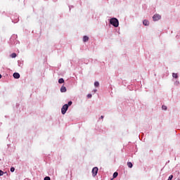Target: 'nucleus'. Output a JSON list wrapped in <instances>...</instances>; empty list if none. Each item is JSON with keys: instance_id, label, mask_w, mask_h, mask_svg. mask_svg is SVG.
I'll use <instances>...</instances> for the list:
<instances>
[{"instance_id": "f257e3e1", "label": "nucleus", "mask_w": 180, "mask_h": 180, "mask_svg": "<svg viewBox=\"0 0 180 180\" xmlns=\"http://www.w3.org/2000/svg\"><path fill=\"white\" fill-rule=\"evenodd\" d=\"M110 25H112V26H114V27H119V20H117V18H111L110 20Z\"/></svg>"}, {"instance_id": "f03ea898", "label": "nucleus", "mask_w": 180, "mask_h": 180, "mask_svg": "<svg viewBox=\"0 0 180 180\" xmlns=\"http://www.w3.org/2000/svg\"><path fill=\"white\" fill-rule=\"evenodd\" d=\"M67 110H68V105L65 104L61 109L62 115H65Z\"/></svg>"}, {"instance_id": "7ed1b4c3", "label": "nucleus", "mask_w": 180, "mask_h": 180, "mask_svg": "<svg viewBox=\"0 0 180 180\" xmlns=\"http://www.w3.org/2000/svg\"><path fill=\"white\" fill-rule=\"evenodd\" d=\"M153 19L155 22H157V20H160V19H161V15H160L159 14H155L153 16Z\"/></svg>"}, {"instance_id": "20e7f679", "label": "nucleus", "mask_w": 180, "mask_h": 180, "mask_svg": "<svg viewBox=\"0 0 180 180\" xmlns=\"http://www.w3.org/2000/svg\"><path fill=\"white\" fill-rule=\"evenodd\" d=\"M93 176H96L98 174V167H94L92 169Z\"/></svg>"}, {"instance_id": "39448f33", "label": "nucleus", "mask_w": 180, "mask_h": 180, "mask_svg": "<svg viewBox=\"0 0 180 180\" xmlns=\"http://www.w3.org/2000/svg\"><path fill=\"white\" fill-rule=\"evenodd\" d=\"M13 77L15 79H18V78H20V75L18 72H15V73H13Z\"/></svg>"}, {"instance_id": "423d86ee", "label": "nucleus", "mask_w": 180, "mask_h": 180, "mask_svg": "<svg viewBox=\"0 0 180 180\" xmlns=\"http://www.w3.org/2000/svg\"><path fill=\"white\" fill-rule=\"evenodd\" d=\"M60 92H67V88L64 86H62L60 88Z\"/></svg>"}, {"instance_id": "0eeeda50", "label": "nucleus", "mask_w": 180, "mask_h": 180, "mask_svg": "<svg viewBox=\"0 0 180 180\" xmlns=\"http://www.w3.org/2000/svg\"><path fill=\"white\" fill-rule=\"evenodd\" d=\"M143 23L144 26H148V25H150V22L147 20H144L143 21Z\"/></svg>"}, {"instance_id": "6e6552de", "label": "nucleus", "mask_w": 180, "mask_h": 180, "mask_svg": "<svg viewBox=\"0 0 180 180\" xmlns=\"http://www.w3.org/2000/svg\"><path fill=\"white\" fill-rule=\"evenodd\" d=\"M88 40H89V37H88L87 36H84L83 41L86 42L88 41Z\"/></svg>"}, {"instance_id": "1a4fd4ad", "label": "nucleus", "mask_w": 180, "mask_h": 180, "mask_svg": "<svg viewBox=\"0 0 180 180\" xmlns=\"http://www.w3.org/2000/svg\"><path fill=\"white\" fill-rule=\"evenodd\" d=\"M127 166L129 167V168H133V163H131V162H128Z\"/></svg>"}, {"instance_id": "9d476101", "label": "nucleus", "mask_w": 180, "mask_h": 180, "mask_svg": "<svg viewBox=\"0 0 180 180\" xmlns=\"http://www.w3.org/2000/svg\"><path fill=\"white\" fill-rule=\"evenodd\" d=\"M58 83L59 84H64V79L63 78H60L58 79Z\"/></svg>"}, {"instance_id": "9b49d317", "label": "nucleus", "mask_w": 180, "mask_h": 180, "mask_svg": "<svg viewBox=\"0 0 180 180\" xmlns=\"http://www.w3.org/2000/svg\"><path fill=\"white\" fill-rule=\"evenodd\" d=\"M16 53H13L11 55V58H16Z\"/></svg>"}, {"instance_id": "f8f14e48", "label": "nucleus", "mask_w": 180, "mask_h": 180, "mask_svg": "<svg viewBox=\"0 0 180 180\" xmlns=\"http://www.w3.org/2000/svg\"><path fill=\"white\" fill-rule=\"evenodd\" d=\"M117 175H119V173H117V172H114L113 178H117Z\"/></svg>"}, {"instance_id": "ddd939ff", "label": "nucleus", "mask_w": 180, "mask_h": 180, "mask_svg": "<svg viewBox=\"0 0 180 180\" xmlns=\"http://www.w3.org/2000/svg\"><path fill=\"white\" fill-rule=\"evenodd\" d=\"M172 77H173V78H178V74H176V73H173V74H172Z\"/></svg>"}, {"instance_id": "4468645a", "label": "nucleus", "mask_w": 180, "mask_h": 180, "mask_svg": "<svg viewBox=\"0 0 180 180\" xmlns=\"http://www.w3.org/2000/svg\"><path fill=\"white\" fill-rule=\"evenodd\" d=\"M94 86H96V87L99 86V82H96L94 83Z\"/></svg>"}, {"instance_id": "2eb2a0df", "label": "nucleus", "mask_w": 180, "mask_h": 180, "mask_svg": "<svg viewBox=\"0 0 180 180\" xmlns=\"http://www.w3.org/2000/svg\"><path fill=\"white\" fill-rule=\"evenodd\" d=\"M162 110H167V106L166 105H162Z\"/></svg>"}, {"instance_id": "dca6fc26", "label": "nucleus", "mask_w": 180, "mask_h": 180, "mask_svg": "<svg viewBox=\"0 0 180 180\" xmlns=\"http://www.w3.org/2000/svg\"><path fill=\"white\" fill-rule=\"evenodd\" d=\"M67 105L68 106H71L72 105V101H69Z\"/></svg>"}, {"instance_id": "f3484780", "label": "nucleus", "mask_w": 180, "mask_h": 180, "mask_svg": "<svg viewBox=\"0 0 180 180\" xmlns=\"http://www.w3.org/2000/svg\"><path fill=\"white\" fill-rule=\"evenodd\" d=\"M10 171L11 172H15V167H11Z\"/></svg>"}, {"instance_id": "a211bd4d", "label": "nucleus", "mask_w": 180, "mask_h": 180, "mask_svg": "<svg viewBox=\"0 0 180 180\" xmlns=\"http://www.w3.org/2000/svg\"><path fill=\"white\" fill-rule=\"evenodd\" d=\"M172 178H174V176L170 175L167 180H172Z\"/></svg>"}, {"instance_id": "6ab92c4d", "label": "nucleus", "mask_w": 180, "mask_h": 180, "mask_svg": "<svg viewBox=\"0 0 180 180\" xmlns=\"http://www.w3.org/2000/svg\"><path fill=\"white\" fill-rule=\"evenodd\" d=\"M4 172L2 170L0 169V176H2V175H4Z\"/></svg>"}, {"instance_id": "aec40b11", "label": "nucleus", "mask_w": 180, "mask_h": 180, "mask_svg": "<svg viewBox=\"0 0 180 180\" xmlns=\"http://www.w3.org/2000/svg\"><path fill=\"white\" fill-rule=\"evenodd\" d=\"M87 98H88L89 99H90V98H92V94H88V95H87Z\"/></svg>"}, {"instance_id": "412c9836", "label": "nucleus", "mask_w": 180, "mask_h": 180, "mask_svg": "<svg viewBox=\"0 0 180 180\" xmlns=\"http://www.w3.org/2000/svg\"><path fill=\"white\" fill-rule=\"evenodd\" d=\"M44 180H51L49 176H46Z\"/></svg>"}, {"instance_id": "4be33fe9", "label": "nucleus", "mask_w": 180, "mask_h": 180, "mask_svg": "<svg viewBox=\"0 0 180 180\" xmlns=\"http://www.w3.org/2000/svg\"><path fill=\"white\" fill-rule=\"evenodd\" d=\"M1 78H2V75L1 74H0V79H1Z\"/></svg>"}, {"instance_id": "5701e85b", "label": "nucleus", "mask_w": 180, "mask_h": 180, "mask_svg": "<svg viewBox=\"0 0 180 180\" xmlns=\"http://www.w3.org/2000/svg\"><path fill=\"white\" fill-rule=\"evenodd\" d=\"M101 119H103V115H101Z\"/></svg>"}]
</instances>
